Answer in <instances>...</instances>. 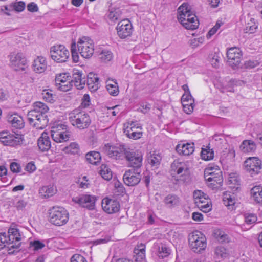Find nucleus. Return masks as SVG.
<instances>
[{"mask_svg":"<svg viewBox=\"0 0 262 262\" xmlns=\"http://www.w3.org/2000/svg\"><path fill=\"white\" fill-rule=\"evenodd\" d=\"M14 9L18 12H21L25 8V3L24 2L19 1L14 4Z\"/></svg>","mask_w":262,"mask_h":262,"instance_id":"obj_61","label":"nucleus"},{"mask_svg":"<svg viewBox=\"0 0 262 262\" xmlns=\"http://www.w3.org/2000/svg\"><path fill=\"white\" fill-rule=\"evenodd\" d=\"M142 127L137 121H132L128 123L124 129V133L127 136L134 140L140 139L142 136V132L141 131Z\"/></svg>","mask_w":262,"mask_h":262,"instance_id":"obj_12","label":"nucleus"},{"mask_svg":"<svg viewBox=\"0 0 262 262\" xmlns=\"http://www.w3.org/2000/svg\"><path fill=\"white\" fill-rule=\"evenodd\" d=\"M50 55L53 60L57 62H64L69 57L70 53L66 47L61 45L54 46L51 48Z\"/></svg>","mask_w":262,"mask_h":262,"instance_id":"obj_8","label":"nucleus"},{"mask_svg":"<svg viewBox=\"0 0 262 262\" xmlns=\"http://www.w3.org/2000/svg\"><path fill=\"white\" fill-rule=\"evenodd\" d=\"M71 78L69 73H61L57 75L55 78L56 85H59L62 81L64 82L67 81V80H70Z\"/></svg>","mask_w":262,"mask_h":262,"instance_id":"obj_51","label":"nucleus"},{"mask_svg":"<svg viewBox=\"0 0 262 262\" xmlns=\"http://www.w3.org/2000/svg\"><path fill=\"white\" fill-rule=\"evenodd\" d=\"M20 137L11 134L8 131L0 132V142L5 146H15L20 143Z\"/></svg>","mask_w":262,"mask_h":262,"instance_id":"obj_13","label":"nucleus"},{"mask_svg":"<svg viewBox=\"0 0 262 262\" xmlns=\"http://www.w3.org/2000/svg\"><path fill=\"white\" fill-rule=\"evenodd\" d=\"M8 239L9 241L19 242L21 239L20 234L18 229L14 227H11L8 230Z\"/></svg>","mask_w":262,"mask_h":262,"instance_id":"obj_38","label":"nucleus"},{"mask_svg":"<svg viewBox=\"0 0 262 262\" xmlns=\"http://www.w3.org/2000/svg\"><path fill=\"white\" fill-rule=\"evenodd\" d=\"M121 11L119 8H111L107 14L108 18L112 22H115L121 18Z\"/></svg>","mask_w":262,"mask_h":262,"instance_id":"obj_35","label":"nucleus"},{"mask_svg":"<svg viewBox=\"0 0 262 262\" xmlns=\"http://www.w3.org/2000/svg\"><path fill=\"white\" fill-rule=\"evenodd\" d=\"M90 97L88 94H84L82 99L81 105L83 107H86L90 104Z\"/></svg>","mask_w":262,"mask_h":262,"instance_id":"obj_62","label":"nucleus"},{"mask_svg":"<svg viewBox=\"0 0 262 262\" xmlns=\"http://www.w3.org/2000/svg\"><path fill=\"white\" fill-rule=\"evenodd\" d=\"M8 243V236L6 233H0V249H3Z\"/></svg>","mask_w":262,"mask_h":262,"instance_id":"obj_57","label":"nucleus"},{"mask_svg":"<svg viewBox=\"0 0 262 262\" xmlns=\"http://www.w3.org/2000/svg\"><path fill=\"white\" fill-rule=\"evenodd\" d=\"M69 121L73 126L80 130L87 128L91 123L89 115L78 110H74L69 114Z\"/></svg>","mask_w":262,"mask_h":262,"instance_id":"obj_2","label":"nucleus"},{"mask_svg":"<svg viewBox=\"0 0 262 262\" xmlns=\"http://www.w3.org/2000/svg\"><path fill=\"white\" fill-rule=\"evenodd\" d=\"M204 41L203 37H200L198 38H194L191 40L190 45L193 48H195L200 44L203 43Z\"/></svg>","mask_w":262,"mask_h":262,"instance_id":"obj_58","label":"nucleus"},{"mask_svg":"<svg viewBox=\"0 0 262 262\" xmlns=\"http://www.w3.org/2000/svg\"><path fill=\"white\" fill-rule=\"evenodd\" d=\"M85 158L87 161L90 163L96 165L100 162L101 157L99 152L92 151L86 154Z\"/></svg>","mask_w":262,"mask_h":262,"instance_id":"obj_31","label":"nucleus"},{"mask_svg":"<svg viewBox=\"0 0 262 262\" xmlns=\"http://www.w3.org/2000/svg\"><path fill=\"white\" fill-rule=\"evenodd\" d=\"M72 58L73 62L77 63L79 61V55L77 51V45L75 42H73L71 45V47Z\"/></svg>","mask_w":262,"mask_h":262,"instance_id":"obj_54","label":"nucleus"},{"mask_svg":"<svg viewBox=\"0 0 262 262\" xmlns=\"http://www.w3.org/2000/svg\"><path fill=\"white\" fill-rule=\"evenodd\" d=\"M38 114L39 116L37 118L38 119L37 120V121H36V123L34 124V127H35L37 128L43 129L47 126L48 122L47 116L46 114Z\"/></svg>","mask_w":262,"mask_h":262,"instance_id":"obj_37","label":"nucleus"},{"mask_svg":"<svg viewBox=\"0 0 262 262\" xmlns=\"http://www.w3.org/2000/svg\"><path fill=\"white\" fill-rule=\"evenodd\" d=\"M99 79L97 75L90 73L87 76V85L91 92H95L99 88Z\"/></svg>","mask_w":262,"mask_h":262,"instance_id":"obj_24","label":"nucleus"},{"mask_svg":"<svg viewBox=\"0 0 262 262\" xmlns=\"http://www.w3.org/2000/svg\"><path fill=\"white\" fill-rule=\"evenodd\" d=\"M217 170L221 171L219 167L214 164H209L205 169V178L215 176Z\"/></svg>","mask_w":262,"mask_h":262,"instance_id":"obj_40","label":"nucleus"},{"mask_svg":"<svg viewBox=\"0 0 262 262\" xmlns=\"http://www.w3.org/2000/svg\"><path fill=\"white\" fill-rule=\"evenodd\" d=\"M10 168L11 170L13 172H19L21 169L19 164L16 162H12L10 164Z\"/></svg>","mask_w":262,"mask_h":262,"instance_id":"obj_64","label":"nucleus"},{"mask_svg":"<svg viewBox=\"0 0 262 262\" xmlns=\"http://www.w3.org/2000/svg\"><path fill=\"white\" fill-rule=\"evenodd\" d=\"M176 150L179 155L189 156L194 151V145L193 143H180L177 145Z\"/></svg>","mask_w":262,"mask_h":262,"instance_id":"obj_22","label":"nucleus"},{"mask_svg":"<svg viewBox=\"0 0 262 262\" xmlns=\"http://www.w3.org/2000/svg\"><path fill=\"white\" fill-rule=\"evenodd\" d=\"M72 201L82 207L89 210H93L95 207L96 198L94 195L90 194H82L74 197Z\"/></svg>","mask_w":262,"mask_h":262,"instance_id":"obj_10","label":"nucleus"},{"mask_svg":"<svg viewBox=\"0 0 262 262\" xmlns=\"http://www.w3.org/2000/svg\"><path fill=\"white\" fill-rule=\"evenodd\" d=\"M38 114H46L48 111L49 108L45 103L41 102H36L34 103L33 109Z\"/></svg>","mask_w":262,"mask_h":262,"instance_id":"obj_41","label":"nucleus"},{"mask_svg":"<svg viewBox=\"0 0 262 262\" xmlns=\"http://www.w3.org/2000/svg\"><path fill=\"white\" fill-rule=\"evenodd\" d=\"M99 173L105 180L109 181L113 177L112 171L106 164H102L100 167Z\"/></svg>","mask_w":262,"mask_h":262,"instance_id":"obj_34","label":"nucleus"},{"mask_svg":"<svg viewBox=\"0 0 262 262\" xmlns=\"http://www.w3.org/2000/svg\"><path fill=\"white\" fill-rule=\"evenodd\" d=\"M71 262H87V261L83 256L76 254L71 257Z\"/></svg>","mask_w":262,"mask_h":262,"instance_id":"obj_59","label":"nucleus"},{"mask_svg":"<svg viewBox=\"0 0 262 262\" xmlns=\"http://www.w3.org/2000/svg\"><path fill=\"white\" fill-rule=\"evenodd\" d=\"M102 207L103 210L108 214L116 213L120 209L118 201L108 198H105L102 200Z\"/></svg>","mask_w":262,"mask_h":262,"instance_id":"obj_19","label":"nucleus"},{"mask_svg":"<svg viewBox=\"0 0 262 262\" xmlns=\"http://www.w3.org/2000/svg\"><path fill=\"white\" fill-rule=\"evenodd\" d=\"M228 62L233 68L239 64L242 58V51L236 47L230 48L227 52Z\"/></svg>","mask_w":262,"mask_h":262,"instance_id":"obj_16","label":"nucleus"},{"mask_svg":"<svg viewBox=\"0 0 262 262\" xmlns=\"http://www.w3.org/2000/svg\"><path fill=\"white\" fill-rule=\"evenodd\" d=\"M256 146L252 140H244L240 146L241 150L244 152H251L256 149Z\"/></svg>","mask_w":262,"mask_h":262,"instance_id":"obj_33","label":"nucleus"},{"mask_svg":"<svg viewBox=\"0 0 262 262\" xmlns=\"http://www.w3.org/2000/svg\"><path fill=\"white\" fill-rule=\"evenodd\" d=\"M188 240L190 247L194 252H200L206 247V238L201 232L192 233L189 235Z\"/></svg>","mask_w":262,"mask_h":262,"instance_id":"obj_6","label":"nucleus"},{"mask_svg":"<svg viewBox=\"0 0 262 262\" xmlns=\"http://www.w3.org/2000/svg\"><path fill=\"white\" fill-rule=\"evenodd\" d=\"M257 219V216L255 214L250 213L245 215V221L247 224L251 225L255 223Z\"/></svg>","mask_w":262,"mask_h":262,"instance_id":"obj_55","label":"nucleus"},{"mask_svg":"<svg viewBox=\"0 0 262 262\" xmlns=\"http://www.w3.org/2000/svg\"><path fill=\"white\" fill-rule=\"evenodd\" d=\"M223 201L226 206H232L235 203L233 194L230 192L226 191L224 192L223 196Z\"/></svg>","mask_w":262,"mask_h":262,"instance_id":"obj_39","label":"nucleus"},{"mask_svg":"<svg viewBox=\"0 0 262 262\" xmlns=\"http://www.w3.org/2000/svg\"><path fill=\"white\" fill-rule=\"evenodd\" d=\"M38 116L39 114L35 111L32 110L30 111L27 114V119L29 123L34 126V124L36 123Z\"/></svg>","mask_w":262,"mask_h":262,"instance_id":"obj_48","label":"nucleus"},{"mask_svg":"<svg viewBox=\"0 0 262 262\" xmlns=\"http://www.w3.org/2000/svg\"><path fill=\"white\" fill-rule=\"evenodd\" d=\"M261 161L256 157L249 158L244 163L245 169L251 176L258 173L261 169Z\"/></svg>","mask_w":262,"mask_h":262,"instance_id":"obj_14","label":"nucleus"},{"mask_svg":"<svg viewBox=\"0 0 262 262\" xmlns=\"http://www.w3.org/2000/svg\"><path fill=\"white\" fill-rule=\"evenodd\" d=\"M40 195L43 198H48L54 195L57 191L54 185L42 186L39 190Z\"/></svg>","mask_w":262,"mask_h":262,"instance_id":"obj_29","label":"nucleus"},{"mask_svg":"<svg viewBox=\"0 0 262 262\" xmlns=\"http://www.w3.org/2000/svg\"><path fill=\"white\" fill-rule=\"evenodd\" d=\"M67 132V126L61 122H57L54 123L51 128V136L52 138L57 139V135L59 134L64 133Z\"/></svg>","mask_w":262,"mask_h":262,"instance_id":"obj_25","label":"nucleus"},{"mask_svg":"<svg viewBox=\"0 0 262 262\" xmlns=\"http://www.w3.org/2000/svg\"><path fill=\"white\" fill-rule=\"evenodd\" d=\"M132 29V24L128 19H124L119 22L116 28L117 34L121 38H125L130 36Z\"/></svg>","mask_w":262,"mask_h":262,"instance_id":"obj_15","label":"nucleus"},{"mask_svg":"<svg viewBox=\"0 0 262 262\" xmlns=\"http://www.w3.org/2000/svg\"><path fill=\"white\" fill-rule=\"evenodd\" d=\"M163 202L166 207L171 208L179 205L180 199L177 195L169 194L164 198Z\"/></svg>","mask_w":262,"mask_h":262,"instance_id":"obj_28","label":"nucleus"},{"mask_svg":"<svg viewBox=\"0 0 262 262\" xmlns=\"http://www.w3.org/2000/svg\"><path fill=\"white\" fill-rule=\"evenodd\" d=\"M214 237L221 243L225 242L228 239V235L220 229H215L213 232Z\"/></svg>","mask_w":262,"mask_h":262,"instance_id":"obj_43","label":"nucleus"},{"mask_svg":"<svg viewBox=\"0 0 262 262\" xmlns=\"http://www.w3.org/2000/svg\"><path fill=\"white\" fill-rule=\"evenodd\" d=\"M47 62L42 56H37L32 64L33 70L36 73H43L47 69Z\"/></svg>","mask_w":262,"mask_h":262,"instance_id":"obj_21","label":"nucleus"},{"mask_svg":"<svg viewBox=\"0 0 262 262\" xmlns=\"http://www.w3.org/2000/svg\"><path fill=\"white\" fill-rule=\"evenodd\" d=\"M123 179L125 184L128 186L137 185L141 181V170L130 169L126 170L124 173Z\"/></svg>","mask_w":262,"mask_h":262,"instance_id":"obj_9","label":"nucleus"},{"mask_svg":"<svg viewBox=\"0 0 262 262\" xmlns=\"http://www.w3.org/2000/svg\"><path fill=\"white\" fill-rule=\"evenodd\" d=\"M214 255L218 259H224L228 255L227 250L222 246L217 247L214 251Z\"/></svg>","mask_w":262,"mask_h":262,"instance_id":"obj_42","label":"nucleus"},{"mask_svg":"<svg viewBox=\"0 0 262 262\" xmlns=\"http://www.w3.org/2000/svg\"><path fill=\"white\" fill-rule=\"evenodd\" d=\"M49 222L55 225L60 226L65 225L68 221L69 215L68 211L61 207L55 206L49 210Z\"/></svg>","mask_w":262,"mask_h":262,"instance_id":"obj_3","label":"nucleus"},{"mask_svg":"<svg viewBox=\"0 0 262 262\" xmlns=\"http://www.w3.org/2000/svg\"><path fill=\"white\" fill-rule=\"evenodd\" d=\"M217 173L215 176L208 177L205 178L206 180L208 182H210V185L214 188H217L221 185L223 182L222 171L217 170Z\"/></svg>","mask_w":262,"mask_h":262,"instance_id":"obj_27","label":"nucleus"},{"mask_svg":"<svg viewBox=\"0 0 262 262\" xmlns=\"http://www.w3.org/2000/svg\"><path fill=\"white\" fill-rule=\"evenodd\" d=\"M162 157L159 153L156 152L152 154L150 153V155L148 157V161L150 165L152 167L158 166L161 162Z\"/></svg>","mask_w":262,"mask_h":262,"instance_id":"obj_36","label":"nucleus"},{"mask_svg":"<svg viewBox=\"0 0 262 262\" xmlns=\"http://www.w3.org/2000/svg\"><path fill=\"white\" fill-rule=\"evenodd\" d=\"M188 170L187 164L179 160H175L171 165L172 174H177L183 176L188 173Z\"/></svg>","mask_w":262,"mask_h":262,"instance_id":"obj_17","label":"nucleus"},{"mask_svg":"<svg viewBox=\"0 0 262 262\" xmlns=\"http://www.w3.org/2000/svg\"><path fill=\"white\" fill-rule=\"evenodd\" d=\"M8 121L15 128H21L24 126V121L23 118L17 115L13 114L8 116Z\"/></svg>","mask_w":262,"mask_h":262,"instance_id":"obj_26","label":"nucleus"},{"mask_svg":"<svg viewBox=\"0 0 262 262\" xmlns=\"http://www.w3.org/2000/svg\"><path fill=\"white\" fill-rule=\"evenodd\" d=\"M150 110V105L149 103H143L141 105L140 107L138 109V110L144 113H147Z\"/></svg>","mask_w":262,"mask_h":262,"instance_id":"obj_63","label":"nucleus"},{"mask_svg":"<svg viewBox=\"0 0 262 262\" xmlns=\"http://www.w3.org/2000/svg\"><path fill=\"white\" fill-rule=\"evenodd\" d=\"M56 86L58 87V89L63 92H67L70 90L73 86L71 78L70 80H67V81L64 82L62 81L60 84Z\"/></svg>","mask_w":262,"mask_h":262,"instance_id":"obj_49","label":"nucleus"},{"mask_svg":"<svg viewBox=\"0 0 262 262\" xmlns=\"http://www.w3.org/2000/svg\"><path fill=\"white\" fill-rule=\"evenodd\" d=\"M73 85H74L78 89H82L84 88L85 82V75L81 71L75 70L73 74V78L71 79Z\"/></svg>","mask_w":262,"mask_h":262,"instance_id":"obj_20","label":"nucleus"},{"mask_svg":"<svg viewBox=\"0 0 262 262\" xmlns=\"http://www.w3.org/2000/svg\"><path fill=\"white\" fill-rule=\"evenodd\" d=\"M106 87L109 94L113 96H117L119 94V88L116 81L108 80L106 82Z\"/></svg>","mask_w":262,"mask_h":262,"instance_id":"obj_32","label":"nucleus"},{"mask_svg":"<svg viewBox=\"0 0 262 262\" xmlns=\"http://www.w3.org/2000/svg\"><path fill=\"white\" fill-rule=\"evenodd\" d=\"M193 198L195 203L202 211L207 213L211 210L212 206L210 199L207 194L202 191H194Z\"/></svg>","mask_w":262,"mask_h":262,"instance_id":"obj_7","label":"nucleus"},{"mask_svg":"<svg viewBox=\"0 0 262 262\" xmlns=\"http://www.w3.org/2000/svg\"><path fill=\"white\" fill-rule=\"evenodd\" d=\"M99 58L102 61L107 62L112 59L113 54L108 50H103L99 54Z\"/></svg>","mask_w":262,"mask_h":262,"instance_id":"obj_47","label":"nucleus"},{"mask_svg":"<svg viewBox=\"0 0 262 262\" xmlns=\"http://www.w3.org/2000/svg\"><path fill=\"white\" fill-rule=\"evenodd\" d=\"M251 195L254 201L262 204V187L260 186H256L251 190Z\"/></svg>","mask_w":262,"mask_h":262,"instance_id":"obj_30","label":"nucleus"},{"mask_svg":"<svg viewBox=\"0 0 262 262\" xmlns=\"http://www.w3.org/2000/svg\"><path fill=\"white\" fill-rule=\"evenodd\" d=\"M183 110L185 113L187 114L191 113L194 109V101H187V102H182Z\"/></svg>","mask_w":262,"mask_h":262,"instance_id":"obj_52","label":"nucleus"},{"mask_svg":"<svg viewBox=\"0 0 262 262\" xmlns=\"http://www.w3.org/2000/svg\"><path fill=\"white\" fill-rule=\"evenodd\" d=\"M70 138V134L68 132H64V133L59 134L57 135V139L55 138H52V139L57 143H61L69 140Z\"/></svg>","mask_w":262,"mask_h":262,"instance_id":"obj_53","label":"nucleus"},{"mask_svg":"<svg viewBox=\"0 0 262 262\" xmlns=\"http://www.w3.org/2000/svg\"><path fill=\"white\" fill-rule=\"evenodd\" d=\"M178 19L181 24L188 30L196 29L199 26V21L196 16L190 10L187 3H183L178 8Z\"/></svg>","mask_w":262,"mask_h":262,"instance_id":"obj_1","label":"nucleus"},{"mask_svg":"<svg viewBox=\"0 0 262 262\" xmlns=\"http://www.w3.org/2000/svg\"><path fill=\"white\" fill-rule=\"evenodd\" d=\"M170 254V250L165 245H161L159 247L157 255L160 258H164Z\"/></svg>","mask_w":262,"mask_h":262,"instance_id":"obj_45","label":"nucleus"},{"mask_svg":"<svg viewBox=\"0 0 262 262\" xmlns=\"http://www.w3.org/2000/svg\"><path fill=\"white\" fill-rule=\"evenodd\" d=\"M123 158L125 159L128 167L137 170L140 169L143 161V155L140 152L126 147L124 150Z\"/></svg>","mask_w":262,"mask_h":262,"instance_id":"obj_4","label":"nucleus"},{"mask_svg":"<svg viewBox=\"0 0 262 262\" xmlns=\"http://www.w3.org/2000/svg\"><path fill=\"white\" fill-rule=\"evenodd\" d=\"M77 47L81 56L86 59L91 58L94 54L93 41L88 37H82L77 42Z\"/></svg>","mask_w":262,"mask_h":262,"instance_id":"obj_5","label":"nucleus"},{"mask_svg":"<svg viewBox=\"0 0 262 262\" xmlns=\"http://www.w3.org/2000/svg\"><path fill=\"white\" fill-rule=\"evenodd\" d=\"M126 149L124 145L118 147L108 144L103 147L102 151L109 157L117 160L123 159L124 150Z\"/></svg>","mask_w":262,"mask_h":262,"instance_id":"obj_11","label":"nucleus"},{"mask_svg":"<svg viewBox=\"0 0 262 262\" xmlns=\"http://www.w3.org/2000/svg\"><path fill=\"white\" fill-rule=\"evenodd\" d=\"M30 245L34 247V250H38L42 249L45 245L39 241H34L30 243Z\"/></svg>","mask_w":262,"mask_h":262,"instance_id":"obj_60","label":"nucleus"},{"mask_svg":"<svg viewBox=\"0 0 262 262\" xmlns=\"http://www.w3.org/2000/svg\"><path fill=\"white\" fill-rule=\"evenodd\" d=\"M43 99L47 102L53 103L54 101V97L53 94L48 90H43L42 93Z\"/></svg>","mask_w":262,"mask_h":262,"instance_id":"obj_56","label":"nucleus"},{"mask_svg":"<svg viewBox=\"0 0 262 262\" xmlns=\"http://www.w3.org/2000/svg\"><path fill=\"white\" fill-rule=\"evenodd\" d=\"M66 152L71 153L72 154H77L79 151V147L78 144L75 142H73L70 144V145L64 149Z\"/></svg>","mask_w":262,"mask_h":262,"instance_id":"obj_46","label":"nucleus"},{"mask_svg":"<svg viewBox=\"0 0 262 262\" xmlns=\"http://www.w3.org/2000/svg\"><path fill=\"white\" fill-rule=\"evenodd\" d=\"M8 245V252L9 254L13 253L15 250H18L20 246V243L19 242H16L15 240L14 242L9 241Z\"/></svg>","mask_w":262,"mask_h":262,"instance_id":"obj_50","label":"nucleus"},{"mask_svg":"<svg viewBox=\"0 0 262 262\" xmlns=\"http://www.w3.org/2000/svg\"><path fill=\"white\" fill-rule=\"evenodd\" d=\"M201 156L202 159L205 160H210L213 159L214 157V152L212 149L210 148H202Z\"/></svg>","mask_w":262,"mask_h":262,"instance_id":"obj_44","label":"nucleus"},{"mask_svg":"<svg viewBox=\"0 0 262 262\" xmlns=\"http://www.w3.org/2000/svg\"><path fill=\"white\" fill-rule=\"evenodd\" d=\"M37 144L40 150L43 152L48 151L51 148V142L47 133L44 132L42 133L38 139Z\"/></svg>","mask_w":262,"mask_h":262,"instance_id":"obj_23","label":"nucleus"},{"mask_svg":"<svg viewBox=\"0 0 262 262\" xmlns=\"http://www.w3.org/2000/svg\"><path fill=\"white\" fill-rule=\"evenodd\" d=\"M10 61L12 67L15 70H24V66L26 64V59L22 53H12L10 55Z\"/></svg>","mask_w":262,"mask_h":262,"instance_id":"obj_18","label":"nucleus"}]
</instances>
